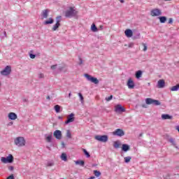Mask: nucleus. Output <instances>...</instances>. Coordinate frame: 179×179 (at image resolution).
<instances>
[{
  "label": "nucleus",
  "mask_w": 179,
  "mask_h": 179,
  "mask_svg": "<svg viewBox=\"0 0 179 179\" xmlns=\"http://www.w3.org/2000/svg\"><path fill=\"white\" fill-rule=\"evenodd\" d=\"M77 15L78 11L75 9V7H69V8L65 12L66 17H75Z\"/></svg>",
  "instance_id": "obj_1"
},
{
  "label": "nucleus",
  "mask_w": 179,
  "mask_h": 179,
  "mask_svg": "<svg viewBox=\"0 0 179 179\" xmlns=\"http://www.w3.org/2000/svg\"><path fill=\"white\" fill-rule=\"evenodd\" d=\"M14 142L17 146H24L26 145V140L23 137H17Z\"/></svg>",
  "instance_id": "obj_2"
},
{
  "label": "nucleus",
  "mask_w": 179,
  "mask_h": 179,
  "mask_svg": "<svg viewBox=\"0 0 179 179\" xmlns=\"http://www.w3.org/2000/svg\"><path fill=\"white\" fill-rule=\"evenodd\" d=\"M94 139L96 141H98V142H103V143H106V142L108 141V136L107 135H97L94 136Z\"/></svg>",
  "instance_id": "obj_3"
},
{
  "label": "nucleus",
  "mask_w": 179,
  "mask_h": 179,
  "mask_svg": "<svg viewBox=\"0 0 179 179\" xmlns=\"http://www.w3.org/2000/svg\"><path fill=\"white\" fill-rule=\"evenodd\" d=\"M1 163L6 164L7 163H13V155H9L7 157H2L1 158Z\"/></svg>",
  "instance_id": "obj_4"
},
{
  "label": "nucleus",
  "mask_w": 179,
  "mask_h": 179,
  "mask_svg": "<svg viewBox=\"0 0 179 179\" xmlns=\"http://www.w3.org/2000/svg\"><path fill=\"white\" fill-rule=\"evenodd\" d=\"M145 103L148 105L153 104L154 106H160L161 103L158 100L152 98L145 99Z\"/></svg>",
  "instance_id": "obj_5"
},
{
  "label": "nucleus",
  "mask_w": 179,
  "mask_h": 179,
  "mask_svg": "<svg viewBox=\"0 0 179 179\" xmlns=\"http://www.w3.org/2000/svg\"><path fill=\"white\" fill-rule=\"evenodd\" d=\"M10 72H12V67L10 66H6L4 69L1 71V75L8 76L10 75Z\"/></svg>",
  "instance_id": "obj_6"
},
{
  "label": "nucleus",
  "mask_w": 179,
  "mask_h": 179,
  "mask_svg": "<svg viewBox=\"0 0 179 179\" xmlns=\"http://www.w3.org/2000/svg\"><path fill=\"white\" fill-rule=\"evenodd\" d=\"M84 76L87 78V80H89L90 82H92V83H94V85H99V81L97 79V78L92 77L89 74H85Z\"/></svg>",
  "instance_id": "obj_7"
},
{
  "label": "nucleus",
  "mask_w": 179,
  "mask_h": 179,
  "mask_svg": "<svg viewBox=\"0 0 179 179\" xmlns=\"http://www.w3.org/2000/svg\"><path fill=\"white\" fill-rule=\"evenodd\" d=\"M113 135H114V136L121 137V136H124V135H125V132L124 131V130H122L121 129H117L113 132Z\"/></svg>",
  "instance_id": "obj_8"
},
{
  "label": "nucleus",
  "mask_w": 179,
  "mask_h": 179,
  "mask_svg": "<svg viewBox=\"0 0 179 179\" xmlns=\"http://www.w3.org/2000/svg\"><path fill=\"white\" fill-rule=\"evenodd\" d=\"M150 15L152 17H155V16H160L162 15V10L159 9V8H155V9H152L151 11H150Z\"/></svg>",
  "instance_id": "obj_9"
},
{
  "label": "nucleus",
  "mask_w": 179,
  "mask_h": 179,
  "mask_svg": "<svg viewBox=\"0 0 179 179\" xmlns=\"http://www.w3.org/2000/svg\"><path fill=\"white\" fill-rule=\"evenodd\" d=\"M115 113H125V108L121 104H117L115 106Z\"/></svg>",
  "instance_id": "obj_10"
},
{
  "label": "nucleus",
  "mask_w": 179,
  "mask_h": 179,
  "mask_svg": "<svg viewBox=\"0 0 179 179\" xmlns=\"http://www.w3.org/2000/svg\"><path fill=\"white\" fill-rule=\"evenodd\" d=\"M168 142L169 143H171L172 145V146H173V148L177 149V150H179V148L177 146V143L176 142V138H169L168 139Z\"/></svg>",
  "instance_id": "obj_11"
},
{
  "label": "nucleus",
  "mask_w": 179,
  "mask_h": 179,
  "mask_svg": "<svg viewBox=\"0 0 179 179\" xmlns=\"http://www.w3.org/2000/svg\"><path fill=\"white\" fill-rule=\"evenodd\" d=\"M53 136H55V138H56V139L59 140L62 138V133L59 130H56L54 131Z\"/></svg>",
  "instance_id": "obj_12"
},
{
  "label": "nucleus",
  "mask_w": 179,
  "mask_h": 179,
  "mask_svg": "<svg viewBox=\"0 0 179 179\" xmlns=\"http://www.w3.org/2000/svg\"><path fill=\"white\" fill-rule=\"evenodd\" d=\"M75 114L71 113L69 116L67 117V120L65 122V124H69L70 122H73L75 121Z\"/></svg>",
  "instance_id": "obj_13"
},
{
  "label": "nucleus",
  "mask_w": 179,
  "mask_h": 179,
  "mask_svg": "<svg viewBox=\"0 0 179 179\" xmlns=\"http://www.w3.org/2000/svg\"><path fill=\"white\" fill-rule=\"evenodd\" d=\"M127 86L129 89H134V87H135V83H134L132 78H129L127 82Z\"/></svg>",
  "instance_id": "obj_14"
},
{
  "label": "nucleus",
  "mask_w": 179,
  "mask_h": 179,
  "mask_svg": "<svg viewBox=\"0 0 179 179\" xmlns=\"http://www.w3.org/2000/svg\"><path fill=\"white\" fill-rule=\"evenodd\" d=\"M48 13H50L49 9L43 10L41 13V16L43 19H47V17H48Z\"/></svg>",
  "instance_id": "obj_15"
},
{
  "label": "nucleus",
  "mask_w": 179,
  "mask_h": 179,
  "mask_svg": "<svg viewBox=\"0 0 179 179\" xmlns=\"http://www.w3.org/2000/svg\"><path fill=\"white\" fill-rule=\"evenodd\" d=\"M165 85H166V83L164 82V80H158V83H157V87H159V89H163Z\"/></svg>",
  "instance_id": "obj_16"
},
{
  "label": "nucleus",
  "mask_w": 179,
  "mask_h": 179,
  "mask_svg": "<svg viewBox=\"0 0 179 179\" xmlns=\"http://www.w3.org/2000/svg\"><path fill=\"white\" fill-rule=\"evenodd\" d=\"M8 118L9 120H17V115H16V113L13 112H11L8 113Z\"/></svg>",
  "instance_id": "obj_17"
},
{
  "label": "nucleus",
  "mask_w": 179,
  "mask_h": 179,
  "mask_svg": "<svg viewBox=\"0 0 179 179\" xmlns=\"http://www.w3.org/2000/svg\"><path fill=\"white\" fill-rule=\"evenodd\" d=\"M133 40H138L139 38H141V33H139V31H136L133 33V37H132Z\"/></svg>",
  "instance_id": "obj_18"
},
{
  "label": "nucleus",
  "mask_w": 179,
  "mask_h": 179,
  "mask_svg": "<svg viewBox=\"0 0 179 179\" xmlns=\"http://www.w3.org/2000/svg\"><path fill=\"white\" fill-rule=\"evenodd\" d=\"M124 34L127 37L131 38L134 36V32L131 29H126L124 31Z\"/></svg>",
  "instance_id": "obj_19"
},
{
  "label": "nucleus",
  "mask_w": 179,
  "mask_h": 179,
  "mask_svg": "<svg viewBox=\"0 0 179 179\" xmlns=\"http://www.w3.org/2000/svg\"><path fill=\"white\" fill-rule=\"evenodd\" d=\"M162 120H173V116H171L169 114H162Z\"/></svg>",
  "instance_id": "obj_20"
},
{
  "label": "nucleus",
  "mask_w": 179,
  "mask_h": 179,
  "mask_svg": "<svg viewBox=\"0 0 179 179\" xmlns=\"http://www.w3.org/2000/svg\"><path fill=\"white\" fill-rule=\"evenodd\" d=\"M76 166H80L81 167H85V161L83 160H77L75 161Z\"/></svg>",
  "instance_id": "obj_21"
},
{
  "label": "nucleus",
  "mask_w": 179,
  "mask_h": 179,
  "mask_svg": "<svg viewBox=\"0 0 179 179\" xmlns=\"http://www.w3.org/2000/svg\"><path fill=\"white\" fill-rule=\"evenodd\" d=\"M120 146L121 142L120 141H116L113 142V148H115V149H119Z\"/></svg>",
  "instance_id": "obj_22"
},
{
  "label": "nucleus",
  "mask_w": 179,
  "mask_h": 179,
  "mask_svg": "<svg viewBox=\"0 0 179 179\" xmlns=\"http://www.w3.org/2000/svg\"><path fill=\"white\" fill-rule=\"evenodd\" d=\"M45 139L47 142L51 143V141L52 140V133H50L48 136L45 135Z\"/></svg>",
  "instance_id": "obj_23"
},
{
  "label": "nucleus",
  "mask_w": 179,
  "mask_h": 179,
  "mask_svg": "<svg viewBox=\"0 0 179 179\" xmlns=\"http://www.w3.org/2000/svg\"><path fill=\"white\" fill-rule=\"evenodd\" d=\"M158 19L159 20L160 23H166V22H167V17L166 16L159 17Z\"/></svg>",
  "instance_id": "obj_24"
},
{
  "label": "nucleus",
  "mask_w": 179,
  "mask_h": 179,
  "mask_svg": "<svg viewBox=\"0 0 179 179\" xmlns=\"http://www.w3.org/2000/svg\"><path fill=\"white\" fill-rule=\"evenodd\" d=\"M122 150H123V152H128V150H129V146L128 144H123L122 145Z\"/></svg>",
  "instance_id": "obj_25"
},
{
  "label": "nucleus",
  "mask_w": 179,
  "mask_h": 179,
  "mask_svg": "<svg viewBox=\"0 0 179 179\" xmlns=\"http://www.w3.org/2000/svg\"><path fill=\"white\" fill-rule=\"evenodd\" d=\"M59 26H61V23H57L53 25L52 28V31H57V30H58Z\"/></svg>",
  "instance_id": "obj_26"
},
{
  "label": "nucleus",
  "mask_w": 179,
  "mask_h": 179,
  "mask_svg": "<svg viewBox=\"0 0 179 179\" xmlns=\"http://www.w3.org/2000/svg\"><path fill=\"white\" fill-rule=\"evenodd\" d=\"M179 90V84L173 86L172 87L170 88L171 92H178Z\"/></svg>",
  "instance_id": "obj_27"
},
{
  "label": "nucleus",
  "mask_w": 179,
  "mask_h": 179,
  "mask_svg": "<svg viewBox=\"0 0 179 179\" xmlns=\"http://www.w3.org/2000/svg\"><path fill=\"white\" fill-rule=\"evenodd\" d=\"M52 23H54V19L50 17L48 20L45 21L43 24H52Z\"/></svg>",
  "instance_id": "obj_28"
},
{
  "label": "nucleus",
  "mask_w": 179,
  "mask_h": 179,
  "mask_svg": "<svg viewBox=\"0 0 179 179\" xmlns=\"http://www.w3.org/2000/svg\"><path fill=\"white\" fill-rule=\"evenodd\" d=\"M136 79H140V78H142V71L139 70L136 72Z\"/></svg>",
  "instance_id": "obj_29"
},
{
  "label": "nucleus",
  "mask_w": 179,
  "mask_h": 179,
  "mask_svg": "<svg viewBox=\"0 0 179 179\" xmlns=\"http://www.w3.org/2000/svg\"><path fill=\"white\" fill-rule=\"evenodd\" d=\"M61 159L63 160V162H66V160H68V157L66 156V153H62V154Z\"/></svg>",
  "instance_id": "obj_30"
},
{
  "label": "nucleus",
  "mask_w": 179,
  "mask_h": 179,
  "mask_svg": "<svg viewBox=\"0 0 179 179\" xmlns=\"http://www.w3.org/2000/svg\"><path fill=\"white\" fill-rule=\"evenodd\" d=\"M54 162L52 161H48L46 164L45 166L46 167H52L54 166Z\"/></svg>",
  "instance_id": "obj_31"
},
{
  "label": "nucleus",
  "mask_w": 179,
  "mask_h": 179,
  "mask_svg": "<svg viewBox=\"0 0 179 179\" xmlns=\"http://www.w3.org/2000/svg\"><path fill=\"white\" fill-rule=\"evenodd\" d=\"M55 110L56 111V113H60L61 106L59 105L55 106Z\"/></svg>",
  "instance_id": "obj_32"
},
{
  "label": "nucleus",
  "mask_w": 179,
  "mask_h": 179,
  "mask_svg": "<svg viewBox=\"0 0 179 179\" xmlns=\"http://www.w3.org/2000/svg\"><path fill=\"white\" fill-rule=\"evenodd\" d=\"M83 152H84V155H85L86 157H90V154L89 152H87V150H86V149H83Z\"/></svg>",
  "instance_id": "obj_33"
},
{
  "label": "nucleus",
  "mask_w": 179,
  "mask_h": 179,
  "mask_svg": "<svg viewBox=\"0 0 179 179\" xmlns=\"http://www.w3.org/2000/svg\"><path fill=\"white\" fill-rule=\"evenodd\" d=\"M66 137L69 138V139H71V138H72V134L71 133L70 130L66 131Z\"/></svg>",
  "instance_id": "obj_34"
},
{
  "label": "nucleus",
  "mask_w": 179,
  "mask_h": 179,
  "mask_svg": "<svg viewBox=\"0 0 179 179\" xmlns=\"http://www.w3.org/2000/svg\"><path fill=\"white\" fill-rule=\"evenodd\" d=\"M94 174L95 177H100L101 176V173L99 171H94Z\"/></svg>",
  "instance_id": "obj_35"
},
{
  "label": "nucleus",
  "mask_w": 179,
  "mask_h": 179,
  "mask_svg": "<svg viewBox=\"0 0 179 179\" xmlns=\"http://www.w3.org/2000/svg\"><path fill=\"white\" fill-rule=\"evenodd\" d=\"M132 159L131 157H124V162L125 163H129L131 162V159Z\"/></svg>",
  "instance_id": "obj_36"
},
{
  "label": "nucleus",
  "mask_w": 179,
  "mask_h": 179,
  "mask_svg": "<svg viewBox=\"0 0 179 179\" xmlns=\"http://www.w3.org/2000/svg\"><path fill=\"white\" fill-rule=\"evenodd\" d=\"M91 29L94 32L97 31V27H96V24H92Z\"/></svg>",
  "instance_id": "obj_37"
},
{
  "label": "nucleus",
  "mask_w": 179,
  "mask_h": 179,
  "mask_svg": "<svg viewBox=\"0 0 179 179\" xmlns=\"http://www.w3.org/2000/svg\"><path fill=\"white\" fill-rule=\"evenodd\" d=\"M142 45L143 47V51L146 52L148 51V45L146 43H142Z\"/></svg>",
  "instance_id": "obj_38"
},
{
  "label": "nucleus",
  "mask_w": 179,
  "mask_h": 179,
  "mask_svg": "<svg viewBox=\"0 0 179 179\" xmlns=\"http://www.w3.org/2000/svg\"><path fill=\"white\" fill-rule=\"evenodd\" d=\"M61 19H62V17L61 15H59L56 17V23H61Z\"/></svg>",
  "instance_id": "obj_39"
},
{
  "label": "nucleus",
  "mask_w": 179,
  "mask_h": 179,
  "mask_svg": "<svg viewBox=\"0 0 179 179\" xmlns=\"http://www.w3.org/2000/svg\"><path fill=\"white\" fill-rule=\"evenodd\" d=\"M78 96L80 97V101L83 102V95H82V93H78Z\"/></svg>",
  "instance_id": "obj_40"
},
{
  "label": "nucleus",
  "mask_w": 179,
  "mask_h": 179,
  "mask_svg": "<svg viewBox=\"0 0 179 179\" xmlns=\"http://www.w3.org/2000/svg\"><path fill=\"white\" fill-rule=\"evenodd\" d=\"M106 101H110V100H113V95L108 96L106 98Z\"/></svg>",
  "instance_id": "obj_41"
},
{
  "label": "nucleus",
  "mask_w": 179,
  "mask_h": 179,
  "mask_svg": "<svg viewBox=\"0 0 179 179\" xmlns=\"http://www.w3.org/2000/svg\"><path fill=\"white\" fill-rule=\"evenodd\" d=\"M29 57L31 59H34V58H36V55L30 54Z\"/></svg>",
  "instance_id": "obj_42"
},
{
  "label": "nucleus",
  "mask_w": 179,
  "mask_h": 179,
  "mask_svg": "<svg viewBox=\"0 0 179 179\" xmlns=\"http://www.w3.org/2000/svg\"><path fill=\"white\" fill-rule=\"evenodd\" d=\"M64 68H65V66H59V68H58V69H59V71H63L64 70Z\"/></svg>",
  "instance_id": "obj_43"
},
{
  "label": "nucleus",
  "mask_w": 179,
  "mask_h": 179,
  "mask_svg": "<svg viewBox=\"0 0 179 179\" xmlns=\"http://www.w3.org/2000/svg\"><path fill=\"white\" fill-rule=\"evenodd\" d=\"M38 78H39L40 79H43V78H44V74H43V73H39V74H38Z\"/></svg>",
  "instance_id": "obj_44"
},
{
  "label": "nucleus",
  "mask_w": 179,
  "mask_h": 179,
  "mask_svg": "<svg viewBox=\"0 0 179 179\" xmlns=\"http://www.w3.org/2000/svg\"><path fill=\"white\" fill-rule=\"evenodd\" d=\"M168 23L169 24H173V18H169Z\"/></svg>",
  "instance_id": "obj_45"
},
{
  "label": "nucleus",
  "mask_w": 179,
  "mask_h": 179,
  "mask_svg": "<svg viewBox=\"0 0 179 179\" xmlns=\"http://www.w3.org/2000/svg\"><path fill=\"white\" fill-rule=\"evenodd\" d=\"M7 179H15V176H13V174H12L10 176H8Z\"/></svg>",
  "instance_id": "obj_46"
},
{
  "label": "nucleus",
  "mask_w": 179,
  "mask_h": 179,
  "mask_svg": "<svg viewBox=\"0 0 179 179\" xmlns=\"http://www.w3.org/2000/svg\"><path fill=\"white\" fill-rule=\"evenodd\" d=\"M134 43H130L129 44V48H132V47H134Z\"/></svg>",
  "instance_id": "obj_47"
},
{
  "label": "nucleus",
  "mask_w": 179,
  "mask_h": 179,
  "mask_svg": "<svg viewBox=\"0 0 179 179\" xmlns=\"http://www.w3.org/2000/svg\"><path fill=\"white\" fill-rule=\"evenodd\" d=\"M51 69H57V64L52 65L50 66Z\"/></svg>",
  "instance_id": "obj_48"
},
{
  "label": "nucleus",
  "mask_w": 179,
  "mask_h": 179,
  "mask_svg": "<svg viewBox=\"0 0 179 179\" xmlns=\"http://www.w3.org/2000/svg\"><path fill=\"white\" fill-rule=\"evenodd\" d=\"M79 65H82V64H83V60L82 59V58H79Z\"/></svg>",
  "instance_id": "obj_49"
},
{
  "label": "nucleus",
  "mask_w": 179,
  "mask_h": 179,
  "mask_svg": "<svg viewBox=\"0 0 179 179\" xmlns=\"http://www.w3.org/2000/svg\"><path fill=\"white\" fill-rule=\"evenodd\" d=\"M8 170H10V171H13V166H9Z\"/></svg>",
  "instance_id": "obj_50"
},
{
  "label": "nucleus",
  "mask_w": 179,
  "mask_h": 179,
  "mask_svg": "<svg viewBox=\"0 0 179 179\" xmlns=\"http://www.w3.org/2000/svg\"><path fill=\"white\" fill-rule=\"evenodd\" d=\"M143 108H148V106L143 104L142 105Z\"/></svg>",
  "instance_id": "obj_51"
},
{
  "label": "nucleus",
  "mask_w": 179,
  "mask_h": 179,
  "mask_svg": "<svg viewBox=\"0 0 179 179\" xmlns=\"http://www.w3.org/2000/svg\"><path fill=\"white\" fill-rule=\"evenodd\" d=\"M62 148H65V143L62 142Z\"/></svg>",
  "instance_id": "obj_52"
},
{
  "label": "nucleus",
  "mask_w": 179,
  "mask_h": 179,
  "mask_svg": "<svg viewBox=\"0 0 179 179\" xmlns=\"http://www.w3.org/2000/svg\"><path fill=\"white\" fill-rule=\"evenodd\" d=\"M120 2H121V3H124L125 1L124 0H120Z\"/></svg>",
  "instance_id": "obj_53"
},
{
  "label": "nucleus",
  "mask_w": 179,
  "mask_h": 179,
  "mask_svg": "<svg viewBox=\"0 0 179 179\" xmlns=\"http://www.w3.org/2000/svg\"><path fill=\"white\" fill-rule=\"evenodd\" d=\"M46 99H47V100H50V99H51V98L50 97V96H48Z\"/></svg>",
  "instance_id": "obj_54"
},
{
  "label": "nucleus",
  "mask_w": 179,
  "mask_h": 179,
  "mask_svg": "<svg viewBox=\"0 0 179 179\" xmlns=\"http://www.w3.org/2000/svg\"><path fill=\"white\" fill-rule=\"evenodd\" d=\"M3 34H4V36H6V31H3Z\"/></svg>",
  "instance_id": "obj_55"
},
{
  "label": "nucleus",
  "mask_w": 179,
  "mask_h": 179,
  "mask_svg": "<svg viewBox=\"0 0 179 179\" xmlns=\"http://www.w3.org/2000/svg\"><path fill=\"white\" fill-rule=\"evenodd\" d=\"M71 96H72V93H71V92H70V93L69 94V97H71Z\"/></svg>",
  "instance_id": "obj_56"
},
{
  "label": "nucleus",
  "mask_w": 179,
  "mask_h": 179,
  "mask_svg": "<svg viewBox=\"0 0 179 179\" xmlns=\"http://www.w3.org/2000/svg\"><path fill=\"white\" fill-rule=\"evenodd\" d=\"M143 136V133H141L140 134H139V136Z\"/></svg>",
  "instance_id": "obj_57"
},
{
  "label": "nucleus",
  "mask_w": 179,
  "mask_h": 179,
  "mask_svg": "<svg viewBox=\"0 0 179 179\" xmlns=\"http://www.w3.org/2000/svg\"><path fill=\"white\" fill-rule=\"evenodd\" d=\"M90 179H94V177H91L90 178Z\"/></svg>",
  "instance_id": "obj_58"
},
{
  "label": "nucleus",
  "mask_w": 179,
  "mask_h": 179,
  "mask_svg": "<svg viewBox=\"0 0 179 179\" xmlns=\"http://www.w3.org/2000/svg\"><path fill=\"white\" fill-rule=\"evenodd\" d=\"M59 120H62V117H59Z\"/></svg>",
  "instance_id": "obj_59"
},
{
  "label": "nucleus",
  "mask_w": 179,
  "mask_h": 179,
  "mask_svg": "<svg viewBox=\"0 0 179 179\" xmlns=\"http://www.w3.org/2000/svg\"><path fill=\"white\" fill-rule=\"evenodd\" d=\"M165 1H171V0H165Z\"/></svg>",
  "instance_id": "obj_60"
},
{
  "label": "nucleus",
  "mask_w": 179,
  "mask_h": 179,
  "mask_svg": "<svg viewBox=\"0 0 179 179\" xmlns=\"http://www.w3.org/2000/svg\"><path fill=\"white\" fill-rule=\"evenodd\" d=\"M13 123L11 122V123H10V124H12Z\"/></svg>",
  "instance_id": "obj_61"
}]
</instances>
